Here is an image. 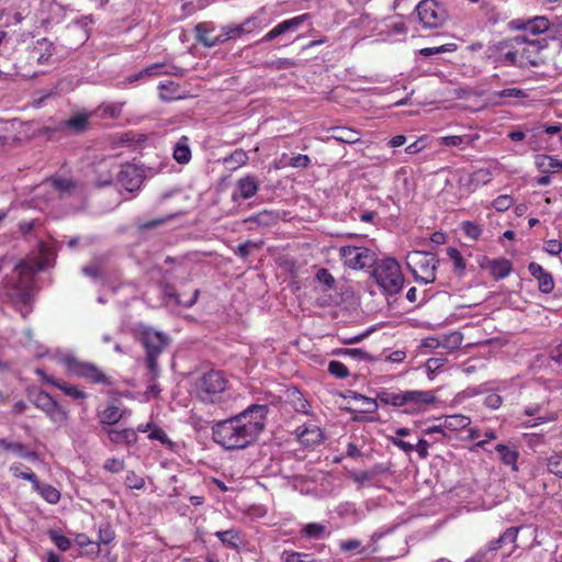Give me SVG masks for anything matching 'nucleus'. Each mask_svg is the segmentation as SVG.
<instances>
[{
    "mask_svg": "<svg viewBox=\"0 0 562 562\" xmlns=\"http://www.w3.org/2000/svg\"><path fill=\"white\" fill-rule=\"evenodd\" d=\"M267 405H250L239 414L217 422L212 427L215 443L225 450H241L251 446L266 427Z\"/></svg>",
    "mask_w": 562,
    "mask_h": 562,
    "instance_id": "f257e3e1",
    "label": "nucleus"
},
{
    "mask_svg": "<svg viewBox=\"0 0 562 562\" xmlns=\"http://www.w3.org/2000/svg\"><path fill=\"white\" fill-rule=\"evenodd\" d=\"M373 278L378 285L389 295L397 294L404 285V276L400 263L394 258H383L375 262Z\"/></svg>",
    "mask_w": 562,
    "mask_h": 562,
    "instance_id": "f03ea898",
    "label": "nucleus"
},
{
    "mask_svg": "<svg viewBox=\"0 0 562 562\" xmlns=\"http://www.w3.org/2000/svg\"><path fill=\"white\" fill-rule=\"evenodd\" d=\"M53 261V252L47 249H42V258L22 260L15 266L14 272L16 274V289L21 290L23 295L29 294L34 284V274L40 270H44L50 266Z\"/></svg>",
    "mask_w": 562,
    "mask_h": 562,
    "instance_id": "7ed1b4c3",
    "label": "nucleus"
},
{
    "mask_svg": "<svg viewBox=\"0 0 562 562\" xmlns=\"http://www.w3.org/2000/svg\"><path fill=\"white\" fill-rule=\"evenodd\" d=\"M438 262L436 255L431 252L415 250L406 257L407 267L415 280L425 284L435 282Z\"/></svg>",
    "mask_w": 562,
    "mask_h": 562,
    "instance_id": "20e7f679",
    "label": "nucleus"
},
{
    "mask_svg": "<svg viewBox=\"0 0 562 562\" xmlns=\"http://www.w3.org/2000/svg\"><path fill=\"white\" fill-rule=\"evenodd\" d=\"M68 373L83 378L93 383L110 384V379L93 363L80 361L70 353L64 355L59 359Z\"/></svg>",
    "mask_w": 562,
    "mask_h": 562,
    "instance_id": "39448f33",
    "label": "nucleus"
},
{
    "mask_svg": "<svg viewBox=\"0 0 562 562\" xmlns=\"http://www.w3.org/2000/svg\"><path fill=\"white\" fill-rule=\"evenodd\" d=\"M140 340L147 352L148 370L154 378L158 376L159 370L156 358L168 345V337L161 331H157L153 328H145L142 331Z\"/></svg>",
    "mask_w": 562,
    "mask_h": 562,
    "instance_id": "423d86ee",
    "label": "nucleus"
},
{
    "mask_svg": "<svg viewBox=\"0 0 562 562\" xmlns=\"http://www.w3.org/2000/svg\"><path fill=\"white\" fill-rule=\"evenodd\" d=\"M517 37L518 67L538 66L542 64V50L547 47L544 40H529L526 35Z\"/></svg>",
    "mask_w": 562,
    "mask_h": 562,
    "instance_id": "0eeeda50",
    "label": "nucleus"
},
{
    "mask_svg": "<svg viewBox=\"0 0 562 562\" xmlns=\"http://www.w3.org/2000/svg\"><path fill=\"white\" fill-rule=\"evenodd\" d=\"M226 380L220 371L203 374L198 383V394L205 403H216L226 389Z\"/></svg>",
    "mask_w": 562,
    "mask_h": 562,
    "instance_id": "6e6552de",
    "label": "nucleus"
},
{
    "mask_svg": "<svg viewBox=\"0 0 562 562\" xmlns=\"http://www.w3.org/2000/svg\"><path fill=\"white\" fill-rule=\"evenodd\" d=\"M339 257L344 265L353 270H360L374 262V254L366 247L342 246Z\"/></svg>",
    "mask_w": 562,
    "mask_h": 562,
    "instance_id": "1a4fd4ad",
    "label": "nucleus"
},
{
    "mask_svg": "<svg viewBox=\"0 0 562 562\" xmlns=\"http://www.w3.org/2000/svg\"><path fill=\"white\" fill-rule=\"evenodd\" d=\"M416 10L419 21L428 29L440 26L446 19L445 9L435 0L420 1Z\"/></svg>",
    "mask_w": 562,
    "mask_h": 562,
    "instance_id": "9d476101",
    "label": "nucleus"
},
{
    "mask_svg": "<svg viewBox=\"0 0 562 562\" xmlns=\"http://www.w3.org/2000/svg\"><path fill=\"white\" fill-rule=\"evenodd\" d=\"M33 404L55 424L61 425L68 418L67 412L46 392H38L33 398Z\"/></svg>",
    "mask_w": 562,
    "mask_h": 562,
    "instance_id": "9b49d317",
    "label": "nucleus"
},
{
    "mask_svg": "<svg viewBox=\"0 0 562 562\" xmlns=\"http://www.w3.org/2000/svg\"><path fill=\"white\" fill-rule=\"evenodd\" d=\"M517 37L494 46V60L498 66H518Z\"/></svg>",
    "mask_w": 562,
    "mask_h": 562,
    "instance_id": "f8f14e48",
    "label": "nucleus"
},
{
    "mask_svg": "<svg viewBox=\"0 0 562 562\" xmlns=\"http://www.w3.org/2000/svg\"><path fill=\"white\" fill-rule=\"evenodd\" d=\"M308 19V14H301L289 20H284L270 30L260 42H270L285 33L296 32Z\"/></svg>",
    "mask_w": 562,
    "mask_h": 562,
    "instance_id": "ddd939ff",
    "label": "nucleus"
},
{
    "mask_svg": "<svg viewBox=\"0 0 562 562\" xmlns=\"http://www.w3.org/2000/svg\"><path fill=\"white\" fill-rule=\"evenodd\" d=\"M512 24L515 29L522 30L526 34L531 35H540L547 31H551L552 29L550 21L542 15L527 20H515Z\"/></svg>",
    "mask_w": 562,
    "mask_h": 562,
    "instance_id": "4468645a",
    "label": "nucleus"
},
{
    "mask_svg": "<svg viewBox=\"0 0 562 562\" xmlns=\"http://www.w3.org/2000/svg\"><path fill=\"white\" fill-rule=\"evenodd\" d=\"M295 434L299 441L306 447H314L324 440L321 427L314 422L297 427Z\"/></svg>",
    "mask_w": 562,
    "mask_h": 562,
    "instance_id": "2eb2a0df",
    "label": "nucleus"
},
{
    "mask_svg": "<svg viewBox=\"0 0 562 562\" xmlns=\"http://www.w3.org/2000/svg\"><path fill=\"white\" fill-rule=\"evenodd\" d=\"M435 402L436 395L434 391H405V406H409L412 412L420 411Z\"/></svg>",
    "mask_w": 562,
    "mask_h": 562,
    "instance_id": "dca6fc26",
    "label": "nucleus"
},
{
    "mask_svg": "<svg viewBox=\"0 0 562 562\" xmlns=\"http://www.w3.org/2000/svg\"><path fill=\"white\" fill-rule=\"evenodd\" d=\"M120 184L128 192L139 189L143 177L135 166L126 165L119 172Z\"/></svg>",
    "mask_w": 562,
    "mask_h": 562,
    "instance_id": "f3484780",
    "label": "nucleus"
},
{
    "mask_svg": "<svg viewBox=\"0 0 562 562\" xmlns=\"http://www.w3.org/2000/svg\"><path fill=\"white\" fill-rule=\"evenodd\" d=\"M529 273L537 279L538 289L544 294H549L554 289V281L551 273L547 272L542 266L537 262H530L528 266Z\"/></svg>",
    "mask_w": 562,
    "mask_h": 562,
    "instance_id": "a211bd4d",
    "label": "nucleus"
},
{
    "mask_svg": "<svg viewBox=\"0 0 562 562\" xmlns=\"http://www.w3.org/2000/svg\"><path fill=\"white\" fill-rule=\"evenodd\" d=\"M482 267L490 271L496 279H504L508 277L513 270L512 263L508 259H486Z\"/></svg>",
    "mask_w": 562,
    "mask_h": 562,
    "instance_id": "6ab92c4d",
    "label": "nucleus"
},
{
    "mask_svg": "<svg viewBox=\"0 0 562 562\" xmlns=\"http://www.w3.org/2000/svg\"><path fill=\"white\" fill-rule=\"evenodd\" d=\"M106 434L111 442L115 445L132 446L137 442L138 436L133 428L115 429L108 428Z\"/></svg>",
    "mask_w": 562,
    "mask_h": 562,
    "instance_id": "aec40b11",
    "label": "nucleus"
},
{
    "mask_svg": "<svg viewBox=\"0 0 562 562\" xmlns=\"http://www.w3.org/2000/svg\"><path fill=\"white\" fill-rule=\"evenodd\" d=\"M471 424L470 417L461 414L449 415L443 417V428H446L447 437L467 429Z\"/></svg>",
    "mask_w": 562,
    "mask_h": 562,
    "instance_id": "412c9836",
    "label": "nucleus"
},
{
    "mask_svg": "<svg viewBox=\"0 0 562 562\" xmlns=\"http://www.w3.org/2000/svg\"><path fill=\"white\" fill-rule=\"evenodd\" d=\"M215 25L212 22H202L195 26L196 38L206 47H213L218 44L217 35H212Z\"/></svg>",
    "mask_w": 562,
    "mask_h": 562,
    "instance_id": "4be33fe9",
    "label": "nucleus"
},
{
    "mask_svg": "<svg viewBox=\"0 0 562 562\" xmlns=\"http://www.w3.org/2000/svg\"><path fill=\"white\" fill-rule=\"evenodd\" d=\"M126 415V411H121L115 405H109L103 411L98 413V418L102 426L111 428V426L117 424Z\"/></svg>",
    "mask_w": 562,
    "mask_h": 562,
    "instance_id": "5701e85b",
    "label": "nucleus"
},
{
    "mask_svg": "<svg viewBox=\"0 0 562 562\" xmlns=\"http://www.w3.org/2000/svg\"><path fill=\"white\" fill-rule=\"evenodd\" d=\"M258 189H259V186H258V182L255 179V177L247 176V177L238 180V182H237L238 193H235L233 195V198L236 199L237 196H239L244 200H248L257 194Z\"/></svg>",
    "mask_w": 562,
    "mask_h": 562,
    "instance_id": "b1692460",
    "label": "nucleus"
},
{
    "mask_svg": "<svg viewBox=\"0 0 562 562\" xmlns=\"http://www.w3.org/2000/svg\"><path fill=\"white\" fill-rule=\"evenodd\" d=\"M477 138V135H451L438 138V143L440 145L448 147H458L460 149H465L470 147Z\"/></svg>",
    "mask_w": 562,
    "mask_h": 562,
    "instance_id": "393cba45",
    "label": "nucleus"
},
{
    "mask_svg": "<svg viewBox=\"0 0 562 562\" xmlns=\"http://www.w3.org/2000/svg\"><path fill=\"white\" fill-rule=\"evenodd\" d=\"M535 165L542 173L562 170V160L549 155H537Z\"/></svg>",
    "mask_w": 562,
    "mask_h": 562,
    "instance_id": "a878e982",
    "label": "nucleus"
},
{
    "mask_svg": "<svg viewBox=\"0 0 562 562\" xmlns=\"http://www.w3.org/2000/svg\"><path fill=\"white\" fill-rule=\"evenodd\" d=\"M495 450L498 453L499 459L502 460V462L505 465H508L512 469V471L518 470L517 460H518L519 453L517 450L512 449L508 446L503 445V443H498L495 447Z\"/></svg>",
    "mask_w": 562,
    "mask_h": 562,
    "instance_id": "bb28decb",
    "label": "nucleus"
},
{
    "mask_svg": "<svg viewBox=\"0 0 562 562\" xmlns=\"http://www.w3.org/2000/svg\"><path fill=\"white\" fill-rule=\"evenodd\" d=\"M331 137L340 143L356 144L360 140V133L348 127H335Z\"/></svg>",
    "mask_w": 562,
    "mask_h": 562,
    "instance_id": "cd10ccee",
    "label": "nucleus"
},
{
    "mask_svg": "<svg viewBox=\"0 0 562 562\" xmlns=\"http://www.w3.org/2000/svg\"><path fill=\"white\" fill-rule=\"evenodd\" d=\"M173 158L179 164H188L191 159V149L188 137H181L173 147Z\"/></svg>",
    "mask_w": 562,
    "mask_h": 562,
    "instance_id": "c85d7f7f",
    "label": "nucleus"
},
{
    "mask_svg": "<svg viewBox=\"0 0 562 562\" xmlns=\"http://www.w3.org/2000/svg\"><path fill=\"white\" fill-rule=\"evenodd\" d=\"M493 177L494 172L491 168H480L470 175L469 182L473 189H476L491 182Z\"/></svg>",
    "mask_w": 562,
    "mask_h": 562,
    "instance_id": "c756f323",
    "label": "nucleus"
},
{
    "mask_svg": "<svg viewBox=\"0 0 562 562\" xmlns=\"http://www.w3.org/2000/svg\"><path fill=\"white\" fill-rule=\"evenodd\" d=\"M302 533L310 539H326L329 532L325 525L318 522H310L303 526Z\"/></svg>",
    "mask_w": 562,
    "mask_h": 562,
    "instance_id": "7c9ffc66",
    "label": "nucleus"
},
{
    "mask_svg": "<svg viewBox=\"0 0 562 562\" xmlns=\"http://www.w3.org/2000/svg\"><path fill=\"white\" fill-rule=\"evenodd\" d=\"M34 490L49 504H56L60 499L59 491L49 484H42L38 481Z\"/></svg>",
    "mask_w": 562,
    "mask_h": 562,
    "instance_id": "2f4dec72",
    "label": "nucleus"
},
{
    "mask_svg": "<svg viewBox=\"0 0 562 562\" xmlns=\"http://www.w3.org/2000/svg\"><path fill=\"white\" fill-rule=\"evenodd\" d=\"M215 537L224 544L229 548L236 549L240 543V536L238 531L235 529H229L225 531H216Z\"/></svg>",
    "mask_w": 562,
    "mask_h": 562,
    "instance_id": "473e14b6",
    "label": "nucleus"
},
{
    "mask_svg": "<svg viewBox=\"0 0 562 562\" xmlns=\"http://www.w3.org/2000/svg\"><path fill=\"white\" fill-rule=\"evenodd\" d=\"M379 398L386 405L396 407L405 406V391L400 392H382L379 394Z\"/></svg>",
    "mask_w": 562,
    "mask_h": 562,
    "instance_id": "72a5a7b5",
    "label": "nucleus"
},
{
    "mask_svg": "<svg viewBox=\"0 0 562 562\" xmlns=\"http://www.w3.org/2000/svg\"><path fill=\"white\" fill-rule=\"evenodd\" d=\"M289 398L294 407V409L299 413L307 414L310 404L306 398L302 395V393L297 390L289 391Z\"/></svg>",
    "mask_w": 562,
    "mask_h": 562,
    "instance_id": "f704fd0d",
    "label": "nucleus"
},
{
    "mask_svg": "<svg viewBox=\"0 0 562 562\" xmlns=\"http://www.w3.org/2000/svg\"><path fill=\"white\" fill-rule=\"evenodd\" d=\"M58 390H60L65 395L74 398V400H83L87 397V394L77 387L76 385H72L68 382L59 380L56 383V386Z\"/></svg>",
    "mask_w": 562,
    "mask_h": 562,
    "instance_id": "c9c22d12",
    "label": "nucleus"
},
{
    "mask_svg": "<svg viewBox=\"0 0 562 562\" xmlns=\"http://www.w3.org/2000/svg\"><path fill=\"white\" fill-rule=\"evenodd\" d=\"M148 439L157 440L161 445L167 447L169 450H175L176 443L172 440H170L165 430L156 424L148 434Z\"/></svg>",
    "mask_w": 562,
    "mask_h": 562,
    "instance_id": "e433bc0d",
    "label": "nucleus"
},
{
    "mask_svg": "<svg viewBox=\"0 0 562 562\" xmlns=\"http://www.w3.org/2000/svg\"><path fill=\"white\" fill-rule=\"evenodd\" d=\"M281 559L283 562H322L308 553L296 551H283Z\"/></svg>",
    "mask_w": 562,
    "mask_h": 562,
    "instance_id": "4c0bfd02",
    "label": "nucleus"
},
{
    "mask_svg": "<svg viewBox=\"0 0 562 562\" xmlns=\"http://www.w3.org/2000/svg\"><path fill=\"white\" fill-rule=\"evenodd\" d=\"M263 13H265V10L260 9L252 16H250L244 21V22H249V24H248L249 33H252L258 30H262L270 23V21L262 19Z\"/></svg>",
    "mask_w": 562,
    "mask_h": 562,
    "instance_id": "58836bf2",
    "label": "nucleus"
},
{
    "mask_svg": "<svg viewBox=\"0 0 562 562\" xmlns=\"http://www.w3.org/2000/svg\"><path fill=\"white\" fill-rule=\"evenodd\" d=\"M22 469H24V465L21 464V463H13L11 467H10V472L12 473L13 476L15 477H20V479H23L25 481H29L33 484V486L35 484H37L38 480H37V476L35 473H33L32 471H22Z\"/></svg>",
    "mask_w": 562,
    "mask_h": 562,
    "instance_id": "ea45409f",
    "label": "nucleus"
},
{
    "mask_svg": "<svg viewBox=\"0 0 562 562\" xmlns=\"http://www.w3.org/2000/svg\"><path fill=\"white\" fill-rule=\"evenodd\" d=\"M441 339V348L452 351L459 348L462 344V335L458 331L451 333L449 335L442 336Z\"/></svg>",
    "mask_w": 562,
    "mask_h": 562,
    "instance_id": "a19ab883",
    "label": "nucleus"
},
{
    "mask_svg": "<svg viewBox=\"0 0 562 562\" xmlns=\"http://www.w3.org/2000/svg\"><path fill=\"white\" fill-rule=\"evenodd\" d=\"M548 471L562 479V453H557L547 460Z\"/></svg>",
    "mask_w": 562,
    "mask_h": 562,
    "instance_id": "79ce46f5",
    "label": "nucleus"
},
{
    "mask_svg": "<svg viewBox=\"0 0 562 562\" xmlns=\"http://www.w3.org/2000/svg\"><path fill=\"white\" fill-rule=\"evenodd\" d=\"M48 536L60 551H67L71 546V540L56 530H49Z\"/></svg>",
    "mask_w": 562,
    "mask_h": 562,
    "instance_id": "37998d69",
    "label": "nucleus"
},
{
    "mask_svg": "<svg viewBox=\"0 0 562 562\" xmlns=\"http://www.w3.org/2000/svg\"><path fill=\"white\" fill-rule=\"evenodd\" d=\"M328 372L338 379H344L349 375L348 368L342 362L336 360L328 363Z\"/></svg>",
    "mask_w": 562,
    "mask_h": 562,
    "instance_id": "c03bdc74",
    "label": "nucleus"
},
{
    "mask_svg": "<svg viewBox=\"0 0 562 562\" xmlns=\"http://www.w3.org/2000/svg\"><path fill=\"white\" fill-rule=\"evenodd\" d=\"M457 49V45L454 43H449L435 47H426L420 49V54L423 56H432L441 53L454 52Z\"/></svg>",
    "mask_w": 562,
    "mask_h": 562,
    "instance_id": "a18cd8bd",
    "label": "nucleus"
},
{
    "mask_svg": "<svg viewBox=\"0 0 562 562\" xmlns=\"http://www.w3.org/2000/svg\"><path fill=\"white\" fill-rule=\"evenodd\" d=\"M339 549L345 552L356 551L358 553H363L366 550L360 540L357 539H346L339 542Z\"/></svg>",
    "mask_w": 562,
    "mask_h": 562,
    "instance_id": "49530a36",
    "label": "nucleus"
},
{
    "mask_svg": "<svg viewBox=\"0 0 562 562\" xmlns=\"http://www.w3.org/2000/svg\"><path fill=\"white\" fill-rule=\"evenodd\" d=\"M88 122V115L77 114L65 122V126L72 128L76 132L82 131Z\"/></svg>",
    "mask_w": 562,
    "mask_h": 562,
    "instance_id": "de8ad7c7",
    "label": "nucleus"
},
{
    "mask_svg": "<svg viewBox=\"0 0 562 562\" xmlns=\"http://www.w3.org/2000/svg\"><path fill=\"white\" fill-rule=\"evenodd\" d=\"M462 231L469 238H471L473 240L477 239L482 234L481 226L479 224H476L474 222H470V221H465L462 223Z\"/></svg>",
    "mask_w": 562,
    "mask_h": 562,
    "instance_id": "09e8293b",
    "label": "nucleus"
},
{
    "mask_svg": "<svg viewBox=\"0 0 562 562\" xmlns=\"http://www.w3.org/2000/svg\"><path fill=\"white\" fill-rule=\"evenodd\" d=\"M501 99L514 98V99H524L528 97V93L519 88H507L502 91L495 93Z\"/></svg>",
    "mask_w": 562,
    "mask_h": 562,
    "instance_id": "8fccbe9b",
    "label": "nucleus"
},
{
    "mask_svg": "<svg viewBox=\"0 0 562 562\" xmlns=\"http://www.w3.org/2000/svg\"><path fill=\"white\" fill-rule=\"evenodd\" d=\"M114 531L110 526L100 527L98 542H95V547L99 548V543L109 544L114 540Z\"/></svg>",
    "mask_w": 562,
    "mask_h": 562,
    "instance_id": "3c124183",
    "label": "nucleus"
},
{
    "mask_svg": "<svg viewBox=\"0 0 562 562\" xmlns=\"http://www.w3.org/2000/svg\"><path fill=\"white\" fill-rule=\"evenodd\" d=\"M514 203V199L508 195V194H504V195H499L497 196L494 201H493V206L495 207L496 211L498 212H505L507 211Z\"/></svg>",
    "mask_w": 562,
    "mask_h": 562,
    "instance_id": "603ef678",
    "label": "nucleus"
},
{
    "mask_svg": "<svg viewBox=\"0 0 562 562\" xmlns=\"http://www.w3.org/2000/svg\"><path fill=\"white\" fill-rule=\"evenodd\" d=\"M23 446L18 441H9L8 439H0V449L12 452L14 456L19 457L23 451Z\"/></svg>",
    "mask_w": 562,
    "mask_h": 562,
    "instance_id": "864d4df0",
    "label": "nucleus"
},
{
    "mask_svg": "<svg viewBox=\"0 0 562 562\" xmlns=\"http://www.w3.org/2000/svg\"><path fill=\"white\" fill-rule=\"evenodd\" d=\"M355 400L361 403L366 413H373L378 409V404L374 398L359 394L355 396Z\"/></svg>",
    "mask_w": 562,
    "mask_h": 562,
    "instance_id": "5fc2aeb1",
    "label": "nucleus"
},
{
    "mask_svg": "<svg viewBox=\"0 0 562 562\" xmlns=\"http://www.w3.org/2000/svg\"><path fill=\"white\" fill-rule=\"evenodd\" d=\"M125 484L128 488L140 490L145 486V480L137 476L134 472H131L126 475Z\"/></svg>",
    "mask_w": 562,
    "mask_h": 562,
    "instance_id": "6e6d98bb",
    "label": "nucleus"
},
{
    "mask_svg": "<svg viewBox=\"0 0 562 562\" xmlns=\"http://www.w3.org/2000/svg\"><path fill=\"white\" fill-rule=\"evenodd\" d=\"M47 187H53L56 190L64 192L71 188V181L68 179L54 178L44 183Z\"/></svg>",
    "mask_w": 562,
    "mask_h": 562,
    "instance_id": "4d7b16f0",
    "label": "nucleus"
},
{
    "mask_svg": "<svg viewBox=\"0 0 562 562\" xmlns=\"http://www.w3.org/2000/svg\"><path fill=\"white\" fill-rule=\"evenodd\" d=\"M316 279H317V281L319 283H323V284L327 285L328 288H331L334 285V283H335L334 277L325 268H321V269L317 270Z\"/></svg>",
    "mask_w": 562,
    "mask_h": 562,
    "instance_id": "13d9d810",
    "label": "nucleus"
},
{
    "mask_svg": "<svg viewBox=\"0 0 562 562\" xmlns=\"http://www.w3.org/2000/svg\"><path fill=\"white\" fill-rule=\"evenodd\" d=\"M543 249L546 252L552 256L560 255L562 252V243L557 239H549L544 241Z\"/></svg>",
    "mask_w": 562,
    "mask_h": 562,
    "instance_id": "bf43d9fd",
    "label": "nucleus"
},
{
    "mask_svg": "<svg viewBox=\"0 0 562 562\" xmlns=\"http://www.w3.org/2000/svg\"><path fill=\"white\" fill-rule=\"evenodd\" d=\"M424 435H432V434H439L443 438L447 437L446 428H443V418L439 419V423L436 425L427 426L423 429Z\"/></svg>",
    "mask_w": 562,
    "mask_h": 562,
    "instance_id": "052dcab7",
    "label": "nucleus"
},
{
    "mask_svg": "<svg viewBox=\"0 0 562 562\" xmlns=\"http://www.w3.org/2000/svg\"><path fill=\"white\" fill-rule=\"evenodd\" d=\"M503 403L502 397L497 393H488L484 397V405L492 409H497Z\"/></svg>",
    "mask_w": 562,
    "mask_h": 562,
    "instance_id": "680f3d73",
    "label": "nucleus"
},
{
    "mask_svg": "<svg viewBox=\"0 0 562 562\" xmlns=\"http://www.w3.org/2000/svg\"><path fill=\"white\" fill-rule=\"evenodd\" d=\"M104 469L112 473L121 472L124 469V461L116 458L109 459L104 463Z\"/></svg>",
    "mask_w": 562,
    "mask_h": 562,
    "instance_id": "e2e57ef3",
    "label": "nucleus"
},
{
    "mask_svg": "<svg viewBox=\"0 0 562 562\" xmlns=\"http://www.w3.org/2000/svg\"><path fill=\"white\" fill-rule=\"evenodd\" d=\"M237 35L235 34V30L233 25H226L221 29V32L217 34L218 44H222L231 38H235Z\"/></svg>",
    "mask_w": 562,
    "mask_h": 562,
    "instance_id": "0e129e2a",
    "label": "nucleus"
},
{
    "mask_svg": "<svg viewBox=\"0 0 562 562\" xmlns=\"http://www.w3.org/2000/svg\"><path fill=\"white\" fill-rule=\"evenodd\" d=\"M310 162L311 159L307 155L299 154L290 159L289 165L294 168H305Z\"/></svg>",
    "mask_w": 562,
    "mask_h": 562,
    "instance_id": "69168bd1",
    "label": "nucleus"
},
{
    "mask_svg": "<svg viewBox=\"0 0 562 562\" xmlns=\"http://www.w3.org/2000/svg\"><path fill=\"white\" fill-rule=\"evenodd\" d=\"M519 529L516 527L508 528L499 538L498 542L505 543H512L515 542L518 536Z\"/></svg>",
    "mask_w": 562,
    "mask_h": 562,
    "instance_id": "338daca9",
    "label": "nucleus"
},
{
    "mask_svg": "<svg viewBox=\"0 0 562 562\" xmlns=\"http://www.w3.org/2000/svg\"><path fill=\"white\" fill-rule=\"evenodd\" d=\"M447 254L450 257V259L453 261L456 268L463 269L464 268V260L460 254V251L457 248H448Z\"/></svg>",
    "mask_w": 562,
    "mask_h": 562,
    "instance_id": "774afa93",
    "label": "nucleus"
}]
</instances>
